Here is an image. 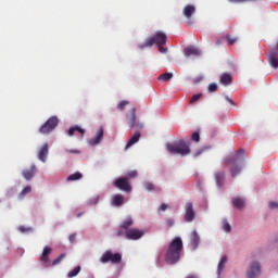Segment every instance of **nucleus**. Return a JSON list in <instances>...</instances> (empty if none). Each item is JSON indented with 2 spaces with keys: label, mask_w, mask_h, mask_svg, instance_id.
Instances as JSON below:
<instances>
[{
  "label": "nucleus",
  "mask_w": 278,
  "mask_h": 278,
  "mask_svg": "<svg viewBox=\"0 0 278 278\" xmlns=\"http://www.w3.org/2000/svg\"><path fill=\"white\" fill-rule=\"evenodd\" d=\"M181 251H184V241L180 237H175L165 253V262L172 265L177 264L181 260Z\"/></svg>",
  "instance_id": "1"
},
{
  "label": "nucleus",
  "mask_w": 278,
  "mask_h": 278,
  "mask_svg": "<svg viewBox=\"0 0 278 278\" xmlns=\"http://www.w3.org/2000/svg\"><path fill=\"white\" fill-rule=\"evenodd\" d=\"M181 251H184V241L180 237H175L165 253V262L172 265L177 264L181 260Z\"/></svg>",
  "instance_id": "2"
},
{
  "label": "nucleus",
  "mask_w": 278,
  "mask_h": 278,
  "mask_svg": "<svg viewBox=\"0 0 278 278\" xmlns=\"http://www.w3.org/2000/svg\"><path fill=\"white\" fill-rule=\"evenodd\" d=\"M168 153L172 155H181V157H186V155H190V141L179 140L175 143H167L166 146Z\"/></svg>",
  "instance_id": "3"
},
{
  "label": "nucleus",
  "mask_w": 278,
  "mask_h": 278,
  "mask_svg": "<svg viewBox=\"0 0 278 278\" xmlns=\"http://www.w3.org/2000/svg\"><path fill=\"white\" fill-rule=\"evenodd\" d=\"M168 42V36H166V33L159 30L154 34V36L148 38L144 43L139 45V49H147V47H153V45H156V47H164Z\"/></svg>",
  "instance_id": "4"
},
{
  "label": "nucleus",
  "mask_w": 278,
  "mask_h": 278,
  "mask_svg": "<svg viewBox=\"0 0 278 278\" xmlns=\"http://www.w3.org/2000/svg\"><path fill=\"white\" fill-rule=\"evenodd\" d=\"M126 123L129 127V129H143L144 124L142 122L138 121L136 117V108H132L127 114H126Z\"/></svg>",
  "instance_id": "5"
},
{
  "label": "nucleus",
  "mask_w": 278,
  "mask_h": 278,
  "mask_svg": "<svg viewBox=\"0 0 278 278\" xmlns=\"http://www.w3.org/2000/svg\"><path fill=\"white\" fill-rule=\"evenodd\" d=\"M101 264H121L123 262V256L121 253H113L111 250L105 251L100 257Z\"/></svg>",
  "instance_id": "6"
},
{
  "label": "nucleus",
  "mask_w": 278,
  "mask_h": 278,
  "mask_svg": "<svg viewBox=\"0 0 278 278\" xmlns=\"http://www.w3.org/2000/svg\"><path fill=\"white\" fill-rule=\"evenodd\" d=\"M60 119L58 118V116L49 117L47 122L39 128V134H51V131H53V129L58 127Z\"/></svg>",
  "instance_id": "7"
},
{
  "label": "nucleus",
  "mask_w": 278,
  "mask_h": 278,
  "mask_svg": "<svg viewBox=\"0 0 278 278\" xmlns=\"http://www.w3.org/2000/svg\"><path fill=\"white\" fill-rule=\"evenodd\" d=\"M226 164L229 166L232 175L242 173V166L238 165V156H230L226 159Z\"/></svg>",
  "instance_id": "8"
},
{
  "label": "nucleus",
  "mask_w": 278,
  "mask_h": 278,
  "mask_svg": "<svg viewBox=\"0 0 278 278\" xmlns=\"http://www.w3.org/2000/svg\"><path fill=\"white\" fill-rule=\"evenodd\" d=\"M144 236V230L138 228H130L129 230L125 231L126 240H140Z\"/></svg>",
  "instance_id": "9"
},
{
  "label": "nucleus",
  "mask_w": 278,
  "mask_h": 278,
  "mask_svg": "<svg viewBox=\"0 0 278 278\" xmlns=\"http://www.w3.org/2000/svg\"><path fill=\"white\" fill-rule=\"evenodd\" d=\"M115 188L123 190L124 192H131V185L127 178H118L114 181Z\"/></svg>",
  "instance_id": "10"
},
{
  "label": "nucleus",
  "mask_w": 278,
  "mask_h": 278,
  "mask_svg": "<svg viewBox=\"0 0 278 278\" xmlns=\"http://www.w3.org/2000/svg\"><path fill=\"white\" fill-rule=\"evenodd\" d=\"M260 273H262L260 263L258 262H253L250 265V270H248L247 277L248 278H256V277H260Z\"/></svg>",
  "instance_id": "11"
},
{
  "label": "nucleus",
  "mask_w": 278,
  "mask_h": 278,
  "mask_svg": "<svg viewBox=\"0 0 278 278\" xmlns=\"http://www.w3.org/2000/svg\"><path fill=\"white\" fill-rule=\"evenodd\" d=\"M37 156L40 162H47V157H49V143H43L37 151Z\"/></svg>",
  "instance_id": "12"
},
{
  "label": "nucleus",
  "mask_w": 278,
  "mask_h": 278,
  "mask_svg": "<svg viewBox=\"0 0 278 278\" xmlns=\"http://www.w3.org/2000/svg\"><path fill=\"white\" fill-rule=\"evenodd\" d=\"M267 60L273 68H278V52L275 48H271L267 53Z\"/></svg>",
  "instance_id": "13"
},
{
  "label": "nucleus",
  "mask_w": 278,
  "mask_h": 278,
  "mask_svg": "<svg viewBox=\"0 0 278 278\" xmlns=\"http://www.w3.org/2000/svg\"><path fill=\"white\" fill-rule=\"evenodd\" d=\"M194 206L192 205L191 202H188L186 204V214H185V220L186 223H192V220H194Z\"/></svg>",
  "instance_id": "14"
},
{
  "label": "nucleus",
  "mask_w": 278,
  "mask_h": 278,
  "mask_svg": "<svg viewBox=\"0 0 278 278\" xmlns=\"http://www.w3.org/2000/svg\"><path fill=\"white\" fill-rule=\"evenodd\" d=\"M141 134L139 132V130H137L128 140L125 150L127 151V149H130V147H134V144H137V142L140 141L141 138Z\"/></svg>",
  "instance_id": "15"
},
{
  "label": "nucleus",
  "mask_w": 278,
  "mask_h": 278,
  "mask_svg": "<svg viewBox=\"0 0 278 278\" xmlns=\"http://www.w3.org/2000/svg\"><path fill=\"white\" fill-rule=\"evenodd\" d=\"M194 12H197V7H194V4H187L182 10V14L188 18V21L192 18V14H194Z\"/></svg>",
  "instance_id": "16"
},
{
  "label": "nucleus",
  "mask_w": 278,
  "mask_h": 278,
  "mask_svg": "<svg viewBox=\"0 0 278 278\" xmlns=\"http://www.w3.org/2000/svg\"><path fill=\"white\" fill-rule=\"evenodd\" d=\"M103 140V128H100L94 138L89 140L90 147H97Z\"/></svg>",
  "instance_id": "17"
},
{
  "label": "nucleus",
  "mask_w": 278,
  "mask_h": 278,
  "mask_svg": "<svg viewBox=\"0 0 278 278\" xmlns=\"http://www.w3.org/2000/svg\"><path fill=\"white\" fill-rule=\"evenodd\" d=\"M190 242H191L192 249L199 248V242H201V237H199V232H197V230H193L191 232Z\"/></svg>",
  "instance_id": "18"
},
{
  "label": "nucleus",
  "mask_w": 278,
  "mask_h": 278,
  "mask_svg": "<svg viewBox=\"0 0 278 278\" xmlns=\"http://www.w3.org/2000/svg\"><path fill=\"white\" fill-rule=\"evenodd\" d=\"M219 81L223 86H231V83L233 81V77L229 73L222 74Z\"/></svg>",
  "instance_id": "19"
},
{
  "label": "nucleus",
  "mask_w": 278,
  "mask_h": 278,
  "mask_svg": "<svg viewBox=\"0 0 278 278\" xmlns=\"http://www.w3.org/2000/svg\"><path fill=\"white\" fill-rule=\"evenodd\" d=\"M125 203V197L123 194H115L112 198V205H114V207H121V205H123Z\"/></svg>",
  "instance_id": "20"
},
{
  "label": "nucleus",
  "mask_w": 278,
  "mask_h": 278,
  "mask_svg": "<svg viewBox=\"0 0 278 278\" xmlns=\"http://www.w3.org/2000/svg\"><path fill=\"white\" fill-rule=\"evenodd\" d=\"M134 226V218L131 217H126L119 225V229H124V231H127Z\"/></svg>",
  "instance_id": "21"
},
{
  "label": "nucleus",
  "mask_w": 278,
  "mask_h": 278,
  "mask_svg": "<svg viewBox=\"0 0 278 278\" xmlns=\"http://www.w3.org/2000/svg\"><path fill=\"white\" fill-rule=\"evenodd\" d=\"M51 251H53V249L49 247H45L42 254L40 256V262H42L43 264H47V262H49V255H51Z\"/></svg>",
  "instance_id": "22"
},
{
  "label": "nucleus",
  "mask_w": 278,
  "mask_h": 278,
  "mask_svg": "<svg viewBox=\"0 0 278 278\" xmlns=\"http://www.w3.org/2000/svg\"><path fill=\"white\" fill-rule=\"evenodd\" d=\"M232 205L237 210H242L244 207V199H242L240 197L232 198Z\"/></svg>",
  "instance_id": "23"
},
{
  "label": "nucleus",
  "mask_w": 278,
  "mask_h": 278,
  "mask_svg": "<svg viewBox=\"0 0 278 278\" xmlns=\"http://www.w3.org/2000/svg\"><path fill=\"white\" fill-rule=\"evenodd\" d=\"M185 55L186 58H190V55H201V51L194 47L186 48Z\"/></svg>",
  "instance_id": "24"
},
{
  "label": "nucleus",
  "mask_w": 278,
  "mask_h": 278,
  "mask_svg": "<svg viewBox=\"0 0 278 278\" xmlns=\"http://www.w3.org/2000/svg\"><path fill=\"white\" fill-rule=\"evenodd\" d=\"M75 131H78L79 134H81V136H84L86 134V130H84V128H81L79 126H74V127L70 128L67 134H68V136H74Z\"/></svg>",
  "instance_id": "25"
},
{
  "label": "nucleus",
  "mask_w": 278,
  "mask_h": 278,
  "mask_svg": "<svg viewBox=\"0 0 278 278\" xmlns=\"http://www.w3.org/2000/svg\"><path fill=\"white\" fill-rule=\"evenodd\" d=\"M225 264H227V256H223L218 263L217 266V273L218 275H220V273H223L224 268H225Z\"/></svg>",
  "instance_id": "26"
},
{
  "label": "nucleus",
  "mask_w": 278,
  "mask_h": 278,
  "mask_svg": "<svg viewBox=\"0 0 278 278\" xmlns=\"http://www.w3.org/2000/svg\"><path fill=\"white\" fill-rule=\"evenodd\" d=\"M173 79V73L167 72L159 76V81H170Z\"/></svg>",
  "instance_id": "27"
},
{
  "label": "nucleus",
  "mask_w": 278,
  "mask_h": 278,
  "mask_svg": "<svg viewBox=\"0 0 278 278\" xmlns=\"http://www.w3.org/2000/svg\"><path fill=\"white\" fill-rule=\"evenodd\" d=\"M31 192V186H26L18 194V199H25Z\"/></svg>",
  "instance_id": "28"
},
{
  "label": "nucleus",
  "mask_w": 278,
  "mask_h": 278,
  "mask_svg": "<svg viewBox=\"0 0 278 278\" xmlns=\"http://www.w3.org/2000/svg\"><path fill=\"white\" fill-rule=\"evenodd\" d=\"M81 273V266H76L73 270L67 274L68 278L77 277Z\"/></svg>",
  "instance_id": "29"
},
{
  "label": "nucleus",
  "mask_w": 278,
  "mask_h": 278,
  "mask_svg": "<svg viewBox=\"0 0 278 278\" xmlns=\"http://www.w3.org/2000/svg\"><path fill=\"white\" fill-rule=\"evenodd\" d=\"M36 165H30L29 168H26L24 172H23V175H36Z\"/></svg>",
  "instance_id": "30"
},
{
  "label": "nucleus",
  "mask_w": 278,
  "mask_h": 278,
  "mask_svg": "<svg viewBox=\"0 0 278 278\" xmlns=\"http://www.w3.org/2000/svg\"><path fill=\"white\" fill-rule=\"evenodd\" d=\"M128 105H129V101L123 100L117 104V110H119V112H123V110H125V108Z\"/></svg>",
  "instance_id": "31"
},
{
  "label": "nucleus",
  "mask_w": 278,
  "mask_h": 278,
  "mask_svg": "<svg viewBox=\"0 0 278 278\" xmlns=\"http://www.w3.org/2000/svg\"><path fill=\"white\" fill-rule=\"evenodd\" d=\"M222 225L226 233H229V231H231V225H229V222H227V219H223Z\"/></svg>",
  "instance_id": "32"
},
{
  "label": "nucleus",
  "mask_w": 278,
  "mask_h": 278,
  "mask_svg": "<svg viewBox=\"0 0 278 278\" xmlns=\"http://www.w3.org/2000/svg\"><path fill=\"white\" fill-rule=\"evenodd\" d=\"M225 39L227 40L228 45H235V42H238V38L237 37H231V35H226Z\"/></svg>",
  "instance_id": "33"
},
{
  "label": "nucleus",
  "mask_w": 278,
  "mask_h": 278,
  "mask_svg": "<svg viewBox=\"0 0 278 278\" xmlns=\"http://www.w3.org/2000/svg\"><path fill=\"white\" fill-rule=\"evenodd\" d=\"M81 175H71L67 177L66 181H79L81 179Z\"/></svg>",
  "instance_id": "34"
},
{
  "label": "nucleus",
  "mask_w": 278,
  "mask_h": 278,
  "mask_svg": "<svg viewBox=\"0 0 278 278\" xmlns=\"http://www.w3.org/2000/svg\"><path fill=\"white\" fill-rule=\"evenodd\" d=\"M64 257H66V254H61L52 262V266H58V264H60V262H62Z\"/></svg>",
  "instance_id": "35"
},
{
  "label": "nucleus",
  "mask_w": 278,
  "mask_h": 278,
  "mask_svg": "<svg viewBox=\"0 0 278 278\" xmlns=\"http://www.w3.org/2000/svg\"><path fill=\"white\" fill-rule=\"evenodd\" d=\"M201 97H203V94L201 93H195L192 96L191 100H190V103H197V101H199V99H201Z\"/></svg>",
  "instance_id": "36"
},
{
  "label": "nucleus",
  "mask_w": 278,
  "mask_h": 278,
  "mask_svg": "<svg viewBox=\"0 0 278 278\" xmlns=\"http://www.w3.org/2000/svg\"><path fill=\"white\" fill-rule=\"evenodd\" d=\"M144 188L148 190V192H151L155 187L153 186V182H144Z\"/></svg>",
  "instance_id": "37"
},
{
  "label": "nucleus",
  "mask_w": 278,
  "mask_h": 278,
  "mask_svg": "<svg viewBox=\"0 0 278 278\" xmlns=\"http://www.w3.org/2000/svg\"><path fill=\"white\" fill-rule=\"evenodd\" d=\"M216 90H218V85L214 83L208 85V92H216Z\"/></svg>",
  "instance_id": "38"
},
{
  "label": "nucleus",
  "mask_w": 278,
  "mask_h": 278,
  "mask_svg": "<svg viewBox=\"0 0 278 278\" xmlns=\"http://www.w3.org/2000/svg\"><path fill=\"white\" fill-rule=\"evenodd\" d=\"M191 140H193V142H199L201 140V136L199 135V132H193L191 136Z\"/></svg>",
  "instance_id": "39"
},
{
  "label": "nucleus",
  "mask_w": 278,
  "mask_h": 278,
  "mask_svg": "<svg viewBox=\"0 0 278 278\" xmlns=\"http://www.w3.org/2000/svg\"><path fill=\"white\" fill-rule=\"evenodd\" d=\"M223 181H225V178L223 176H216V184L220 188L223 186Z\"/></svg>",
  "instance_id": "40"
},
{
  "label": "nucleus",
  "mask_w": 278,
  "mask_h": 278,
  "mask_svg": "<svg viewBox=\"0 0 278 278\" xmlns=\"http://www.w3.org/2000/svg\"><path fill=\"white\" fill-rule=\"evenodd\" d=\"M18 231H21L22 233H25V232H27V231H34V229L27 228V227H25V226H20V227H18Z\"/></svg>",
  "instance_id": "41"
},
{
  "label": "nucleus",
  "mask_w": 278,
  "mask_h": 278,
  "mask_svg": "<svg viewBox=\"0 0 278 278\" xmlns=\"http://www.w3.org/2000/svg\"><path fill=\"white\" fill-rule=\"evenodd\" d=\"M165 225H166V227H173V225H175V219H173V218L166 219Z\"/></svg>",
  "instance_id": "42"
},
{
  "label": "nucleus",
  "mask_w": 278,
  "mask_h": 278,
  "mask_svg": "<svg viewBox=\"0 0 278 278\" xmlns=\"http://www.w3.org/2000/svg\"><path fill=\"white\" fill-rule=\"evenodd\" d=\"M166 210H168V204L166 203L161 204L159 207V212H166Z\"/></svg>",
  "instance_id": "43"
},
{
  "label": "nucleus",
  "mask_w": 278,
  "mask_h": 278,
  "mask_svg": "<svg viewBox=\"0 0 278 278\" xmlns=\"http://www.w3.org/2000/svg\"><path fill=\"white\" fill-rule=\"evenodd\" d=\"M97 203H99V197H94L89 201V205H97Z\"/></svg>",
  "instance_id": "44"
},
{
  "label": "nucleus",
  "mask_w": 278,
  "mask_h": 278,
  "mask_svg": "<svg viewBox=\"0 0 278 278\" xmlns=\"http://www.w3.org/2000/svg\"><path fill=\"white\" fill-rule=\"evenodd\" d=\"M270 210H278V202H269Z\"/></svg>",
  "instance_id": "45"
},
{
  "label": "nucleus",
  "mask_w": 278,
  "mask_h": 278,
  "mask_svg": "<svg viewBox=\"0 0 278 278\" xmlns=\"http://www.w3.org/2000/svg\"><path fill=\"white\" fill-rule=\"evenodd\" d=\"M66 153H73L75 155H79V153H81V151L79 150H65Z\"/></svg>",
  "instance_id": "46"
},
{
  "label": "nucleus",
  "mask_w": 278,
  "mask_h": 278,
  "mask_svg": "<svg viewBox=\"0 0 278 278\" xmlns=\"http://www.w3.org/2000/svg\"><path fill=\"white\" fill-rule=\"evenodd\" d=\"M160 53H166L168 51V48H164V46H157Z\"/></svg>",
  "instance_id": "47"
},
{
  "label": "nucleus",
  "mask_w": 278,
  "mask_h": 278,
  "mask_svg": "<svg viewBox=\"0 0 278 278\" xmlns=\"http://www.w3.org/2000/svg\"><path fill=\"white\" fill-rule=\"evenodd\" d=\"M122 236H125V232H124L123 230H117V231L115 232V237H116V238H121Z\"/></svg>",
  "instance_id": "48"
},
{
  "label": "nucleus",
  "mask_w": 278,
  "mask_h": 278,
  "mask_svg": "<svg viewBox=\"0 0 278 278\" xmlns=\"http://www.w3.org/2000/svg\"><path fill=\"white\" fill-rule=\"evenodd\" d=\"M76 238H77V233H72L70 236V242H72V243L75 242Z\"/></svg>",
  "instance_id": "49"
},
{
  "label": "nucleus",
  "mask_w": 278,
  "mask_h": 278,
  "mask_svg": "<svg viewBox=\"0 0 278 278\" xmlns=\"http://www.w3.org/2000/svg\"><path fill=\"white\" fill-rule=\"evenodd\" d=\"M226 101H228V103H230V105H236V103L233 102V100L231 98H229V96L225 97Z\"/></svg>",
  "instance_id": "50"
},
{
  "label": "nucleus",
  "mask_w": 278,
  "mask_h": 278,
  "mask_svg": "<svg viewBox=\"0 0 278 278\" xmlns=\"http://www.w3.org/2000/svg\"><path fill=\"white\" fill-rule=\"evenodd\" d=\"M31 177H33L31 175H26V176H25V179H26L27 181H30Z\"/></svg>",
  "instance_id": "51"
},
{
  "label": "nucleus",
  "mask_w": 278,
  "mask_h": 278,
  "mask_svg": "<svg viewBox=\"0 0 278 278\" xmlns=\"http://www.w3.org/2000/svg\"><path fill=\"white\" fill-rule=\"evenodd\" d=\"M129 175H138V170H132L129 173Z\"/></svg>",
  "instance_id": "52"
},
{
  "label": "nucleus",
  "mask_w": 278,
  "mask_h": 278,
  "mask_svg": "<svg viewBox=\"0 0 278 278\" xmlns=\"http://www.w3.org/2000/svg\"><path fill=\"white\" fill-rule=\"evenodd\" d=\"M238 153H240L241 155H244V150H239Z\"/></svg>",
  "instance_id": "53"
},
{
  "label": "nucleus",
  "mask_w": 278,
  "mask_h": 278,
  "mask_svg": "<svg viewBox=\"0 0 278 278\" xmlns=\"http://www.w3.org/2000/svg\"><path fill=\"white\" fill-rule=\"evenodd\" d=\"M201 79H203V77H200L195 80V84H199V81H201Z\"/></svg>",
  "instance_id": "54"
},
{
  "label": "nucleus",
  "mask_w": 278,
  "mask_h": 278,
  "mask_svg": "<svg viewBox=\"0 0 278 278\" xmlns=\"http://www.w3.org/2000/svg\"><path fill=\"white\" fill-rule=\"evenodd\" d=\"M188 24H189V25H192V22H191V21H189V22H188Z\"/></svg>",
  "instance_id": "55"
},
{
  "label": "nucleus",
  "mask_w": 278,
  "mask_h": 278,
  "mask_svg": "<svg viewBox=\"0 0 278 278\" xmlns=\"http://www.w3.org/2000/svg\"><path fill=\"white\" fill-rule=\"evenodd\" d=\"M74 175H81L80 173H75Z\"/></svg>",
  "instance_id": "56"
},
{
  "label": "nucleus",
  "mask_w": 278,
  "mask_h": 278,
  "mask_svg": "<svg viewBox=\"0 0 278 278\" xmlns=\"http://www.w3.org/2000/svg\"><path fill=\"white\" fill-rule=\"evenodd\" d=\"M216 45H220V41H217Z\"/></svg>",
  "instance_id": "57"
}]
</instances>
